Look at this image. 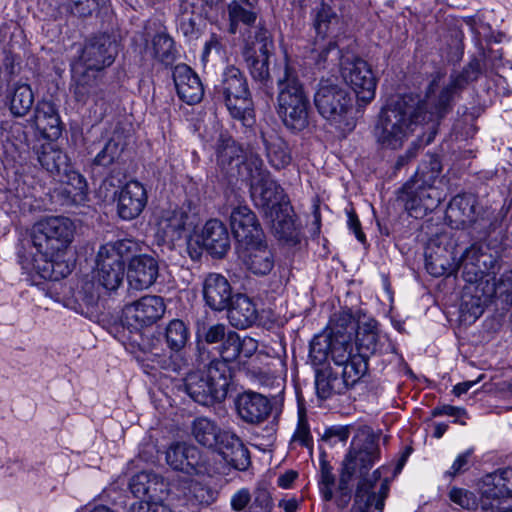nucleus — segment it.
Returning <instances> with one entry per match:
<instances>
[{
    "label": "nucleus",
    "instance_id": "nucleus-1",
    "mask_svg": "<svg viewBox=\"0 0 512 512\" xmlns=\"http://www.w3.org/2000/svg\"><path fill=\"white\" fill-rule=\"evenodd\" d=\"M436 112V106L429 103L426 92L423 99L414 94L400 96L382 108L374 128L375 138L383 148L397 150L417 127L426 126V142L429 143L444 118Z\"/></svg>",
    "mask_w": 512,
    "mask_h": 512
},
{
    "label": "nucleus",
    "instance_id": "nucleus-2",
    "mask_svg": "<svg viewBox=\"0 0 512 512\" xmlns=\"http://www.w3.org/2000/svg\"><path fill=\"white\" fill-rule=\"evenodd\" d=\"M450 499L464 509L478 505L476 495L465 489H452ZM479 505L483 512H512V468L497 470L483 478Z\"/></svg>",
    "mask_w": 512,
    "mask_h": 512
},
{
    "label": "nucleus",
    "instance_id": "nucleus-3",
    "mask_svg": "<svg viewBox=\"0 0 512 512\" xmlns=\"http://www.w3.org/2000/svg\"><path fill=\"white\" fill-rule=\"evenodd\" d=\"M277 114L290 130L302 131L309 124L310 100L295 68L285 64L277 80Z\"/></svg>",
    "mask_w": 512,
    "mask_h": 512
},
{
    "label": "nucleus",
    "instance_id": "nucleus-4",
    "mask_svg": "<svg viewBox=\"0 0 512 512\" xmlns=\"http://www.w3.org/2000/svg\"><path fill=\"white\" fill-rule=\"evenodd\" d=\"M243 181L250 186L251 197L265 218L277 212L291 210L283 188L270 177L260 156H252L244 168Z\"/></svg>",
    "mask_w": 512,
    "mask_h": 512
},
{
    "label": "nucleus",
    "instance_id": "nucleus-5",
    "mask_svg": "<svg viewBox=\"0 0 512 512\" xmlns=\"http://www.w3.org/2000/svg\"><path fill=\"white\" fill-rule=\"evenodd\" d=\"M230 380V367L223 361H211L207 369L188 372L183 379V386L193 401L203 406H212L226 398Z\"/></svg>",
    "mask_w": 512,
    "mask_h": 512
},
{
    "label": "nucleus",
    "instance_id": "nucleus-6",
    "mask_svg": "<svg viewBox=\"0 0 512 512\" xmlns=\"http://www.w3.org/2000/svg\"><path fill=\"white\" fill-rule=\"evenodd\" d=\"M214 98L224 103L230 115L246 126L255 123L254 103L244 74L235 66L225 69L214 87Z\"/></svg>",
    "mask_w": 512,
    "mask_h": 512
},
{
    "label": "nucleus",
    "instance_id": "nucleus-7",
    "mask_svg": "<svg viewBox=\"0 0 512 512\" xmlns=\"http://www.w3.org/2000/svg\"><path fill=\"white\" fill-rule=\"evenodd\" d=\"M481 72L480 61L472 59L461 72L451 74L446 84L443 82L445 77L443 72L433 73L426 93L429 103L436 106V114H442L445 117L452 110L455 97L460 95L469 83L476 81Z\"/></svg>",
    "mask_w": 512,
    "mask_h": 512
},
{
    "label": "nucleus",
    "instance_id": "nucleus-8",
    "mask_svg": "<svg viewBox=\"0 0 512 512\" xmlns=\"http://www.w3.org/2000/svg\"><path fill=\"white\" fill-rule=\"evenodd\" d=\"M378 440L379 436L371 428L362 426L357 429L342 462V485L354 476H358L360 481L367 479L366 475L380 455Z\"/></svg>",
    "mask_w": 512,
    "mask_h": 512
},
{
    "label": "nucleus",
    "instance_id": "nucleus-9",
    "mask_svg": "<svg viewBox=\"0 0 512 512\" xmlns=\"http://www.w3.org/2000/svg\"><path fill=\"white\" fill-rule=\"evenodd\" d=\"M496 296L502 304L512 305V278L493 281H480L479 284H465L460 303V317L464 322L472 323L484 312L491 298Z\"/></svg>",
    "mask_w": 512,
    "mask_h": 512
},
{
    "label": "nucleus",
    "instance_id": "nucleus-10",
    "mask_svg": "<svg viewBox=\"0 0 512 512\" xmlns=\"http://www.w3.org/2000/svg\"><path fill=\"white\" fill-rule=\"evenodd\" d=\"M74 225L65 217H51L33 227L31 240L38 253L46 256L60 255L66 251L74 236Z\"/></svg>",
    "mask_w": 512,
    "mask_h": 512
},
{
    "label": "nucleus",
    "instance_id": "nucleus-11",
    "mask_svg": "<svg viewBox=\"0 0 512 512\" xmlns=\"http://www.w3.org/2000/svg\"><path fill=\"white\" fill-rule=\"evenodd\" d=\"M314 104L322 117L338 122L352 108V98L348 90L336 79L322 78L314 95Z\"/></svg>",
    "mask_w": 512,
    "mask_h": 512
},
{
    "label": "nucleus",
    "instance_id": "nucleus-12",
    "mask_svg": "<svg viewBox=\"0 0 512 512\" xmlns=\"http://www.w3.org/2000/svg\"><path fill=\"white\" fill-rule=\"evenodd\" d=\"M340 72L344 81L354 90L358 100L368 103L374 98L376 78L366 61L353 54L342 56Z\"/></svg>",
    "mask_w": 512,
    "mask_h": 512
},
{
    "label": "nucleus",
    "instance_id": "nucleus-13",
    "mask_svg": "<svg viewBox=\"0 0 512 512\" xmlns=\"http://www.w3.org/2000/svg\"><path fill=\"white\" fill-rule=\"evenodd\" d=\"M157 237L164 243L174 244L186 238L196 227V215L190 208L176 207L161 210L157 218Z\"/></svg>",
    "mask_w": 512,
    "mask_h": 512
},
{
    "label": "nucleus",
    "instance_id": "nucleus-14",
    "mask_svg": "<svg viewBox=\"0 0 512 512\" xmlns=\"http://www.w3.org/2000/svg\"><path fill=\"white\" fill-rule=\"evenodd\" d=\"M433 184L414 177L403 186L399 198L411 215L418 217L437 208L440 193Z\"/></svg>",
    "mask_w": 512,
    "mask_h": 512
},
{
    "label": "nucleus",
    "instance_id": "nucleus-15",
    "mask_svg": "<svg viewBox=\"0 0 512 512\" xmlns=\"http://www.w3.org/2000/svg\"><path fill=\"white\" fill-rule=\"evenodd\" d=\"M36 154L41 166L58 181L83 189L85 186L83 177L71 169L68 156L57 146L52 143L42 144L36 150Z\"/></svg>",
    "mask_w": 512,
    "mask_h": 512
},
{
    "label": "nucleus",
    "instance_id": "nucleus-16",
    "mask_svg": "<svg viewBox=\"0 0 512 512\" xmlns=\"http://www.w3.org/2000/svg\"><path fill=\"white\" fill-rule=\"evenodd\" d=\"M166 311L164 299L158 295H145L123 308L124 321L135 327H148L160 320Z\"/></svg>",
    "mask_w": 512,
    "mask_h": 512
},
{
    "label": "nucleus",
    "instance_id": "nucleus-17",
    "mask_svg": "<svg viewBox=\"0 0 512 512\" xmlns=\"http://www.w3.org/2000/svg\"><path fill=\"white\" fill-rule=\"evenodd\" d=\"M116 54L115 41L109 35L101 34L86 42L81 60L87 70L100 71L114 62Z\"/></svg>",
    "mask_w": 512,
    "mask_h": 512
},
{
    "label": "nucleus",
    "instance_id": "nucleus-18",
    "mask_svg": "<svg viewBox=\"0 0 512 512\" xmlns=\"http://www.w3.org/2000/svg\"><path fill=\"white\" fill-rule=\"evenodd\" d=\"M252 156L259 155L253 152L245 154L242 147L232 138L220 137L217 144V162L229 177L243 180L242 172Z\"/></svg>",
    "mask_w": 512,
    "mask_h": 512
},
{
    "label": "nucleus",
    "instance_id": "nucleus-19",
    "mask_svg": "<svg viewBox=\"0 0 512 512\" xmlns=\"http://www.w3.org/2000/svg\"><path fill=\"white\" fill-rule=\"evenodd\" d=\"M159 275L158 260L147 254L132 256L127 267L130 289L141 291L151 287Z\"/></svg>",
    "mask_w": 512,
    "mask_h": 512
},
{
    "label": "nucleus",
    "instance_id": "nucleus-20",
    "mask_svg": "<svg viewBox=\"0 0 512 512\" xmlns=\"http://www.w3.org/2000/svg\"><path fill=\"white\" fill-rule=\"evenodd\" d=\"M236 410L247 424L258 425L264 422L272 411L270 400L257 392L245 391L239 394L235 400Z\"/></svg>",
    "mask_w": 512,
    "mask_h": 512
},
{
    "label": "nucleus",
    "instance_id": "nucleus-21",
    "mask_svg": "<svg viewBox=\"0 0 512 512\" xmlns=\"http://www.w3.org/2000/svg\"><path fill=\"white\" fill-rule=\"evenodd\" d=\"M230 225L234 237L241 244L259 243L265 236L255 213L248 206L239 205L232 209Z\"/></svg>",
    "mask_w": 512,
    "mask_h": 512
},
{
    "label": "nucleus",
    "instance_id": "nucleus-22",
    "mask_svg": "<svg viewBox=\"0 0 512 512\" xmlns=\"http://www.w3.org/2000/svg\"><path fill=\"white\" fill-rule=\"evenodd\" d=\"M147 192L138 181L126 183L118 193L117 213L123 220H133L144 210L147 204Z\"/></svg>",
    "mask_w": 512,
    "mask_h": 512
},
{
    "label": "nucleus",
    "instance_id": "nucleus-23",
    "mask_svg": "<svg viewBox=\"0 0 512 512\" xmlns=\"http://www.w3.org/2000/svg\"><path fill=\"white\" fill-rule=\"evenodd\" d=\"M202 292L206 305L214 311L227 309L235 296L228 279L219 273H209L204 278Z\"/></svg>",
    "mask_w": 512,
    "mask_h": 512
},
{
    "label": "nucleus",
    "instance_id": "nucleus-24",
    "mask_svg": "<svg viewBox=\"0 0 512 512\" xmlns=\"http://www.w3.org/2000/svg\"><path fill=\"white\" fill-rule=\"evenodd\" d=\"M166 461L173 469L185 473H200L205 468L199 449L186 443L172 444L166 451Z\"/></svg>",
    "mask_w": 512,
    "mask_h": 512
},
{
    "label": "nucleus",
    "instance_id": "nucleus-25",
    "mask_svg": "<svg viewBox=\"0 0 512 512\" xmlns=\"http://www.w3.org/2000/svg\"><path fill=\"white\" fill-rule=\"evenodd\" d=\"M173 80L178 97L189 105L199 103L204 96L203 85L197 74L186 64L177 65Z\"/></svg>",
    "mask_w": 512,
    "mask_h": 512
},
{
    "label": "nucleus",
    "instance_id": "nucleus-26",
    "mask_svg": "<svg viewBox=\"0 0 512 512\" xmlns=\"http://www.w3.org/2000/svg\"><path fill=\"white\" fill-rule=\"evenodd\" d=\"M200 239L203 248L214 258H223L230 250L231 239L228 229L218 219H211L206 222Z\"/></svg>",
    "mask_w": 512,
    "mask_h": 512
},
{
    "label": "nucleus",
    "instance_id": "nucleus-27",
    "mask_svg": "<svg viewBox=\"0 0 512 512\" xmlns=\"http://www.w3.org/2000/svg\"><path fill=\"white\" fill-rule=\"evenodd\" d=\"M129 489L137 498L162 501L168 492V484L161 475L142 471L130 479Z\"/></svg>",
    "mask_w": 512,
    "mask_h": 512
},
{
    "label": "nucleus",
    "instance_id": "nucleus-28",
    "mask_svg": "<svg viewBox=\"0 0 512 512\" xmlns=\"http://www.w3.org/2000/svg\"><path fill=\"white\" fill-rule=\"evenodd\" d=\"M30 121L49 140H56L61 136L63 125L56 105L51 101H38Z\"/></svg>",
    "mask_w": 512,
    "mask_h": 512
},
{
    "label": "nucleus",
    "instance_id": "nucleus-29",
    "mask_svg": "<svg viewBox=\"0 0 512 512\" xmlns=\"http://www.w3.org/2000/svg\"><path fill=\"white\" fill-rule=\"evenodd\" d=\"M242 252L245 266L256 275H267L274 267L275 259L272 250L267 246L265 237L259 243L248 242Z\"/></svg>",
    "mask_w": 512,
    "mask_h": 512
},
{
    "label": "nucleus",
    "instance_id": "nucleus-30",
    "mask_svg": "<svg viewBox=\"0 0 512 512\" xmlns=\"http://www.w3.org/2000/svg\"><path fill=\"white\" fill-rule=\"evenodd\" d=\"M222 458L233 468L246 470L250 465V453L242 440L234 433L226 431L215 447Z\"/></svg>",
    "mask_w": 512,
    "mask_h": 512
},
{
    "label": "nucleus",
    "instance_id": "nucleus-31",
    "mask_svg": "<svg viewBox=\"0 0 512 512\" xmlns=\"http://www.w3.org/2000/svg\"><path fill=\"white\" fill-rule=\"evenodd\" d=\"M177 490L179 498L193 512L198 511L203 506L210 505L215 500V493L209 486L190 477L180 479Z\"/></svg>",
    "mask_w": 512,
    "mask_h": 512
},
{
    "label": "nucleus",
    "instance_id": "nucleus-32",
    "mask_svg": "<svg viewBox=\"0 0 512 512\" xmlns=\"http://www.w3.org/2000/svg\"><path fill=\"white\" fill-rule=\"evenodd\" d=\"M476 211V199L473 196L457 195L449 202L445 218L452 228L466 229Z\"/></svg>",
    "mask_w": 512,
    "mask_h": 512
},
{
    "label": "nucleus",
    "instance_id": "nucleus-33",
    "mask_svg": "<svg viewBox=\"0 0 512 512\" xmlns=\"http://www.w3.org/2000/svg\"><path fill=\"white\" fill-rule=\"evenodd\" d=\"M227 310L230 324L238 329H246L258 319L256 305L244 294H235Z\"/></svg>",
    "mask_w": 512,
    "mask_h": 512
},
{
    "label": "nucleus",
    "instance_id": "nucleus-34",
    "mask_svg": "<svg viewBox=\"0 0 512 512\" xmlns=\"http://www.w3.org/2000/svg\"><path fill=\"white\" fill-rule=\"evenodd\" d=\"M59 254L55 256L39 254L38 257L34 258V268L38 271L41 278L58 281L71 273L72 266L65 259L66 251L59 252Z\"/></svg>",
    "mask_w": 512,
    "mask_h": 512
},
{
    "label": "nucleus",
    "instance_id": "nucleus-35",
    "mask_svg": "<svg viewBox=\"0 0 512 512\" xmlns=\"http://www.w3.org/2000/svg\"><path fill=\"white\" fill-rule=\"evenodd\" d=\"M291 210L279 211L272 217L266 218L271 223L274 236L284 243L295 246L300 243V230L291 216Z\"/></svg>",
    "mask_w": 512,
    "mask_h": 512
},
{
    "label": "nucleus",
    "instance_id": "nucleus-36",
    "mask_svg": "<svg viewBox=\"0 0 512 512\" xmlns=\"http://www.w3.org/2000/svg\"><path fill=\"white\" fill-rule=\"evenodd\" d=\"M97 280L106 291H116L123 282L125 268L115 260L99 257L97 254Z\"/></svg>",
    "mask_w": 512,
    "mask_h": 512
},
{
    "label": "nucleus",
    "instance_id": "nucleus-37",
    "mask_svg": "<svg viewBox=\"0 0 512 512\" xmlns=\"http://www.w3.org/2000/svg\"><path fill=\"white\" fill-rule=\"evenodd\" d=\"M274 52V42L271 33L264 27H257L253 34L245 40L242 56L252 59V57L270 58Z\"/></svg>",
    "mask_w": 512,
    "mask_h": 512
},
{
    "label": "nucleus",
    "instance_id": "nucleus-38",
    "mask_svg": "<svg viewBox=\"0 0 512 512\" xmlns=\"http://www.w3.org/2000/svg\"><path fill=\"white\" fill-rule=\"evenodd\" d=\"M262 141L268 162L273 168L283 169L291 163V150L282 137L276 134H262Z\"/></svg>",
    "mask_w": 512,
    "mask_h": 512
},
{
    "label": "nucleus",
    "instance_id": "nucleus-39",
    "mask_svg": "<svg viewBox=\"0 0 512 512\" xmlns=\"http://www.w3.org/2000/svg\"><path fill=\"white\" fill-rule=\"evenodd\" d=\"M146 52L165 66L172 65L177 51L172 37L165 32L156 33L146 44Z\"/></svg>",
    "mask_w": 512,
    "mask_h": 512
},
{
    "label": "nucleus",
    "instance_id": "nucleus-40",
    "mask_svg": "<svg viewBox=\"0 0 512 512\" xmlns=\"http://www.w3.org/2000/svg\"><path fill=\"white\" fill-rule=\"evenodd\" d=\"M355 336L358 354H364L367 359L369 355L375 354L381 346L375 320L359 323Z\"/></svg>",
    "mask_w": 512,
    "mask_h": 512
},
{
    "label": "nucleus",
    "instance_id": "nucleus-41",
    "mask_svg": "<svg viewBox=\"0 0 512 512\" xmlns=\"http://www.w3.org/2000/svg\"><path fill=\"white\" fill-rule=\"evenodd\" d=\"M326 37L327 36H316L310 51V58L319 68H325L329 62L334 61H339L340 64L342 56H349V54H343L341 52L336 42L331 39L327 40Z\"/></svg>",
    "mask_w": 512,
    "mask_h": 512
},
{
    "label": "nucleus",
    "instance_id": "nucleus-42",
    "mask_svg": "<svg viewBox=\"0 0 512 512\" xmlns=\"http://www.w3.org/2000/svg\"><path fill=\"white\" fill-rule=\"evenodd\" d=\"M10 112L15 117H24L34 104V94L28 84L16 83L8 96Z\"/></svg>",
    "mask_w": 512,
    "mask_h": 512
},
{
    "label": "nucleus",
    "instance_id": "nucleus-43",
    "mask_svg": "<svg viewBox=\"0 0 512 512\" xmlns=\"http://www.w3.org/2000/svg\"><path fill=\"white\" fill-rule=\"evenodd\" d=\"M225 432L214 421L206 417H199L192 423V435L195 440L209 448H215Z\"/></svg>",
    "mask_w": 512,
    "mask_h": 512
},
{
    "label": "nucleus",
    "instance_id": "nucleus-44",
    "mask_svg": "<svg viewBox=\"0 0 512 512\" xmlns=\"http://www.w3.org/2000/svg\"><path fill=\"white\" fill-rule=\"evenodd\" d=\"M316 392L319 398L325 400L333 394H341L346 388L344 382L333 372L330 367L316 370L315 376Z\"/></svg>",
    "mask_w": 512,
    "mask_h": 512
},
{
    "label": "nucleus",
    "instance_id": "nucleus-45",
    "mask_svg": "<svg viewBox=\"0 0 512 512\" xmlns=\"http://www.w3.org/2000/svg\"><path fill=\"white\" fill-rule=\"evenodd\" d=\"M137 250V242L132 239H121L102 245L98 253L99 257L111 258L119 264H124V259L132 256Z\"/></svg>",
    "mask_w": 512,
    "mask_h": 512
},
{
    "label": "nucleus",
    "instance_id": "nucleus-46",
    "mask_svg": "<svg viewBox=\"0 0 512 512\" xmlns=\"http://www.w3.org/2000/svg\"><path fill=\"white\" fill-rule=\"evenodd\" d=\"M91 70L82 72L75 76L74 96L78 102L85 103L88 99L97 97L101 92L99 80Z\"/></svg>",
    "mask_w": 512,
    "mask_h": 512
},
{
    "label": "nucleus",
    "instance_id": "nucleus-47",
    "mask_svg": "<svg viewBox=\"0 0 512 512\" xmlns=\"http://www.w3.org/2000/svg\"><path fill=\"white\" fill-rule=\"evenodd\" d=\"M342 377L346 390L356 384L368 371V362L364 354H355L347 362L341 365Z\"/></svg>",
    "mask_w": 512,
    "mask_h": 512
},
{
    "label": "nucleus",
    "instance_id": "nucleus-48",
    "mask_svg": "<svg viewBox=\"0 0 512 512\" xmlns=\"http://www.w3.org/2000/svg\"><path fill=\"white\" fill-rule=\"evenodd\" d=\"M497 225V218L493 212L490 211H476L472 218L471 224L466 229H470V233L476 241L486 239L492 231L495 230Z\"/></svg>",
    "mask_w": 512,
    "mask_h": 512
},
{
    "label": "nucleus",
    "instance_id": "nucleus-49",
    "mask_svg": "<svg viewBox=\"0 0 512 512\" xmlns=\"http://www.w3.org/2000/svg\"><path fill=\"white\" fill-rule=\"evenodd\" d=\"M188 336V328L180 319L170 321L166 327L165 339L172 351L178 352L182 350L187 343Z\"/></svg>",
    "mask_w": 512,
    "mask_h": 512
},
{
    "label": "nucleus",
    "instance_id": "nucleus-50",
    "mask_svg": "<svg viewBox=\"0 0 512 512\" xmlns=\"http://www.w3.org/2000/svg\"><path fill=\"white\" fill-rule=\"evenodd\" d=\"M329 2L331 0H322L316 8L314 27L318 37L328 36L331 26L337 23L336 13L331 8Z\"/></svg>",
    "mask_w": 512,
    "mask_h": 512
},
{
    "label": "nucleus",
    "instance_id": "nucleus-51",
    "mask_svg": "<svg viewBox=\"0 0 512 512\" xmlns=\"http://www.w3.org/2000/svg\"><path fill=\"white\" fill-rule=\"evenodd\" d=\"M228 17L229 27L228 32L230 34H236L238 30V24L243 23L245 25H252L257 19V14L251 10L244 8L237 1H232L228 5Z\"/></svg>",
    "mask_w": 512,
    "mask_h": 512
},
{
    "label": "nucleus",
    "instance_id": "nucleus-52",
    "mask_svg": "<svg viewBox=\"0 0 512 512\" xmlns=\"http://www.w3.org/2000/svg\"><path fill=\"white\" fill-rule=\"evenodd\" d=\"M374 487L370 479H364L358 483L354 503L350 512H368L369 508L375 503V492L372 491Z\"/></svg>",
    "mask_w": 512,
    "mask_h": 512
},
{
    "label": "nucleus",
    "instance_id": "nucleus-53",
    "mask_svg": "<svg viewBox=\"0 0 512 512\" xmlns=\"http://www.w3.org/2000/svg\"><path fill=\"white\" fill-rule=\"evenodd\" d=\"M124 150V143L119 137L113 136L105 144L103 149L96 155L93 164L97 166L108 167L117 162Z\"/></svg>",
    "mask_w": 512,
    "mask_h": 512
},
{
    "label": "nucleus",
    "instance_id": "nucleus-54",
    "mask_svg": "<svg viewBox=\"0 0 512 512\" xmlns=\"http://www.w3.org/2000/svg\"><path fill=\"white\" fill-rule=\"evenodd\" d=\"M340 335L339 337H332L331 344V357L337 366L343 365V363L354 357L352 354V337H350V334Z\"/></svg>",
    "mask_w": 512,
    "mask_h": 512
},
{
    "label": "nucleus",
    "instance_id": "nucleus-55",
    "mask_svg": "<svg viewBox=\"0 0 512 512\" xmlns=\"http://www.w3.org/2000/svg\"><path fill=\"white\" fill-rule=\"evenodd\" d=\"M332 337L328 333L315 336L310 344V358L314 365H320L331 355Z\"/></svg>",
    "mask_w": 512,
    "mask_h": 512
},
{
    "label": "nucleus",
    "instance_id": "nucleus-56",
    "mask_svg": "<svg viewBox=\"0 0 512 512\" xmlns=\"http://www.w3.org/2000/svg\"><path fill=\"white\" fill-rule=\"evenodd\" d=\"M252 78L267 87L272 83L269 70V58L252 57V59L244 58Z\"/></svg>",
    "mask_w": 512,
    "mask_h": 512
},
{
    "label": "nucleus",
    "instance_id": "nucleus-57",
    "mask_svg": "<svg viewBox=\"0 0 512 512\" xmlns=\"http://www.w3.org/2000/svg\"><path fill=\"white\" fill-rule=\"evenodd\" d=\"M240 336L232 330L228 331L227 337L222 341L219 349L220 359L213 361H223L229 367V363L235 361L240 356Z\"/></svg>",
    "mask_w": 512,
    "mask_h": 512
},
{
    "label": "nucleus",
    "instance_id": "nucleus-58",
    "mask_svg": "<svg viewBox=\"0 0 512 512\" xmlns=\"http://www.w3.org/2000/svg\"><path fill=\"white\" fill-rule=\"evenodd\" d=\"M356 325L353 316L349 312H340L333 315L331 319L330 333L331 337H339L340 334H350L352 337L356 332Z\"/></svg>",
    "mask_w": 512,
    "mask_h": 512
},
{
    "label": "nucleus",
    "instance_id": "nucleus-59",
    "mask_svg": "<svg viewBox=\"0 0 512 512\" xmlns=\"http://www.w3.org/2000/svg\"><path fill=\"white\" fill-rule=\"evenodd\" d=\"M335 485V476L332 473V467L325 459V453H322L320 460V480L319 489L325 501L333 498V487Z\"/></svg>",
    "mask_w": 512,
    "mask_h": 512
},
{
    "label": "nucleus",
    "instance_id": "nucleus-60",
    "mask_svg": "<svg viewBox=\"0 0 512 512\" xmlns=\"http://www.w3.org/2000/svg\"><path fill=\"white\" fill-rule=\"evenodd\" d=\"M425 267L427 272L434 277L451 275L455 272V265H452L445 255L440 254L426 256Z\"/></svg>",
    "mask_w": 512,
    "mask_h": 512
},
{
    "label": "nucleus",
    "instance_id": "nucleus-61",
    "mask_svg": "<svg viewBox=\"0 0 512 512\" xmlns=\"http://www.w3.org/2000/svg\"><path fill=\"white\" fill-rule=\"evenodd\" d=\"M442 172V164L439 157L435 154L427 155L415 177L426 181L427 183H434Z\"/></svg>",
    "mask_w": 512,
    "mask_h": 512
},
{
    "label": "nucleus",
    "instance_id": "nucleus-62",
    "mask_svg": "<svg viewBox=\"0 0 512 512\" xmlns=\"http://www.w3.org/2000/svg\"><path fill=\"white\" fill-rule=\"evenodd\" d=\"M486 269L487 265L473 264L472 262H469V264L458 262L455 265V271L461 270V275L466 284H479L480 281H491L484 277Z\"/></svg>",
    "mask_w": 512,
    "mask_h": 512
},
{
    "label": "nucleus",
    "instance_id": "nucleus-63",
    "mask_svg": "<svg viewBox=\"0 0 512 512\" xmlns=\"http://www.w3.org/2000/svg\"><path fill=\"white\" fill-rule=\"evenodd\" d=\"M102 0H69L70 12L78 17H89L98 11Z\"/></svg>",
    "mask_w": 512,
    "mask_h": 512
},
{
    "label": "nucleus",
    "instance_id": "nucleus-64",
    "mask_svg": "<svg viewBox=\"0 0 512 512\" xmlns=\"http://www.w3.org/2000/svg\"><path fill=\"white\" fill-rule=\"evenodd\" d=\"M272 506L270 492L265 488H257L254 491L253 501L248 506V512H271Z\"/></svg>",
    "mask_w": 512,
    "mask_h": 512
}]
</instances>
